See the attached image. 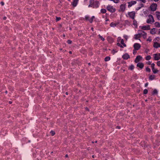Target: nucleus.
Wrapping results in <instances>:
<instances>
[{
  "label": "nucleus",
  "mask_w": 160,
  "mask_h": 160,
  "mask_svg": "<svg viewBox=\"0 0 160 160\" xmlns=\"http://www.w3.org/2000/svg\"><path fill=\"white\" fill-rule=\"evenodd\" d=\"M89 3H92L93 4V8H97L99 7V2L97 1H94V0H90L89 1Z\"/></svg>",
  "instance_id": "1"
},
{
  "label": "nucleus",
  "mask_w": 160,
  "mask_h": 160,
  "mask_svg": "<svg viewBox=\"0 0 160 160\" xmlns=\"http://www.w3.org/2000/svg\"><path fill=\"white\" fill-rule=\"evenodd\" d=\"M148 18L147 20V22L148 23H152L154 22L153 17L151 15L148 16Z\"/></svg>",
  "instance_id": "2"
},
{
  "label": "nucleus",
  "mask_w": 160,
  "mask_h": 160,
  "mask_svg": "<svg viewBox=\"0 0 160 160\" xmlns=\"http://www.w3.org/2000/svg\"><path fill=\"white\" fill-rule=\"evenodd\" d=\"M107 9L108 11L111 12H114L116 11L115 9L112 6L110 5H108L107 7Z\"/></svg>",
  "instance_id": "3"
},
{
  "label": "nucleus",
  "mask_w": 160,
  "mask_h": 160,
  "mask_svg": "<svg viewBox=\"0 0 160 160\" xmlns=\"http://www.w3.org/2000/svg\"><path fill=\"white\" fill-rule=\"evenodd\" d=\"M154 60H158L160 59V53H155L153 54Z\"/></svg>",
  "instance_id": "4"
},
{
  "label": "nucleus",
  "mask_w": 160,
  "mask_h": 160,
  "mask_svg": "<svg viewBox=\"0 0 160 160\" xmlns=\"http://www.w3.org/2000/svg\"><path fill=\"white\" fill-rule=\"evenodd\" d=\"M157 6V4L156 3L152 4L150 6L151 10L153 11H155L156 10Z\"/></svg>",
  "instance_id": "5"
},
{
  "label": "nucleus",
  "mask_w": 160,
  "mask_h": 160,
  "mask_svg": "<svg viewBox=\"0 0 160 160\" xmlns=\"http://www.w3.org/2000/svg\"><path fill=\"white\" fill-rule=\"evenodd\" d=\"M128 15L131 18L133 19L134 18L135 16V12L133 11L128 12Z\"/></svg>",
  "instance_id": "6"
},
{
  "label": "nucleus",
  "mask_w": 160,
  "mask_h": 160,
  "mask_svg": "<svg viewBox=\"0 0 160 160\" xmlns=\"http://www.w3.org/2000/svg\"><path fill=\"white\" fill-rule=\"evenodd\" d=\"M141 47L140 44L138 43H135L134 45V49L136 50H138Z\"/></svg>",
  "instance_id": "7"
},
{
  "label": "nucleus",
  "mask_w": 160,
  "mask_h": 160,
  "mask_svg": "<svg viewBox=\"0 0 160 160\" xmlns=\"http://www.w3.org/2000/svg\"><path fill=\"white\" fill-rule=\"evenodd\" d=\"M137 3L136 1H131V2H128V7L129 8L131 7L132 5L136 4Z\"/></svg>",
  "instance_id": "8"
},
{
  "label": "nucleus",
  "mask_w": 160,
  "mask_h": 160,
  "mask_svg": "<svg viewBox=\"0 0 160 160\" xmlns=\"http://www.w3.org/2000/svg\"><path fill=\"white\" fill-rule=\"evenodd\" d=\"M141 36H142L143 38H145L147 37V33L143 31H141L139 32Z\"/></svg>",
  "instance_id": "9"
},
{
  "label": "nucleus",
  "mask_w": 160,
  "mask_h": 160,
  "mask_svg": "<svg viewBox=\"0 0 160 160\" xmlns=\"http://www.w3.org/2000/svg\"><path fill=\"white\" fill-rule=\"evenodd\" d=\"M142 59V57L140 55L137 56L135 60V62L136 63H137L139 61H141Z\"/></svg>",
  "instance_id": "10"
},
{
  "label": "nucleus",
  "mask_w": 160,
  "mask_h": 160,
  "mask_svg": "<svg viewBox=\"0 0 160 160\" xmlns=\"http://www.w3.org/2000/svg\"><path fill=\"white\" fill-rule=\"evenodd\" d=\"M125 4H122L120 6V11L122 12H124L125 9Z\"/></svg>",
  "instance_id": "11"
},
{
  "label": "nucleus",
  "mask_w": 160,
  "mask_h": 160,
  "mask_svg": "<svg viewBox=\"0 0 160 160\" xmlns=\"http://www.w3.org/2000/svg\"><path fill=\"white\" fill-rule=\"evenodd\" d=\"M141 29L143 30H149L150 29V28L149 25L143 26L142 27Z\"/></svg>",
  "instance_id": "12"
},
{
  "label": "nucleus",
  "mask_w": 160,
  "mask_h": 160,
  "mask_svg": "<svg viewBox=\"0 0 160 160\" xmlns=\"http://www.w3.org/2000/svg\"><path fill=\"white\" fill-rule=\"evenodd\" d=\"M122 58L124 59H128V58H130V57L128 54L126 53L122 56Z\"/></svg>",
  "instance_id": "13"
},
{
  "label": "nucleus",
  "mask_w": 160,
  "mask_h": 160,
  "mask_svg": "<svg viewBox=\"0 0 160 160\" xmlns=\"http://www.w3.org/2000/svg\"><path fill=\"white\" fill-rule=\"evenodd\" d=\"M137 66L142 69L144 67V64L142 62H139L137 63Z\"/></svg>",
  "instance_id": "14"
},
{
  "label": "nucleus",
  "mask_w": 160,
  "mask_h": 160,
  "mask_svg": "<svg viewBox=\"0 0 160 160\" xmlns=\"http://www.w3.org/2000/svg\"><path fill=\"white\" fill-rule=\"evenodd\" d=\"M118 24V22L114 23L113 22H112L110 24V26L111 27H116Z\"/></svg>",
  "instance_id": "15"
},
{
  "label": "nucleus",
  "mask_w": 160,
  "mask_h": 160,
  "mask_svg": "<svg viewBox=\"0 0 160 160\" xmlns=\"http://www.w3.org/2000/svg\"><path fill=\"white\" fill-rule=\"evenodd\" d=\"M153 47L156 48L160 47V44L157 42H155L153 45Z\"/></svg>",
  "instance_id": "16"
},
{
  "label": "nucleus",
  "mask_w": 160,
  "mask_h": 160,
  "mask_svg": "<svg viewBox=\"0 0 160 160\" xmlns=\"http://www.w3.org/2000/svg\"><path fill=\"white\" fill-rule=\"evenodd\" d=\"M141 37L140 33L138 34H136L135 35L134 38L135 39H138Z\"/></svg>",
  "instance_id": "17"
},
{
  "label": "nucleus",
  "mask_w": 160,
  "mask_h": 160,
  "mask_svg": "<svg viewBox=\"0 0 160 160\" xmlns=\"http://www.w3.org/2000/svg\"><path fill=\"white\" fill-rule=\"evenodd\" d=\"M78 1V0H74L72 3V5L74 7L76 6L77 4Z\"/></svg>",
  "instance_id": "18"
},
{
  "label": "nucleus",
  "mask_w": 160,
  "mask_h": 160,
  "mask_svg": "<svg viewBox=\"0 0 160 160\" xmlns=\"http://www.w3.org/2000/svg\"><path fill=\"white\" fill-rule=\"evenodd\" d=\"M156 16L158 19L160 20V12H156Z\"/></svg>",
  "instance_id": "19"
},
{
  "label": "nucleus",
  "mask_w": 160,
  "mask_h": 160,
  "mask_svg": "<svg viewBox=\"0 0 160 160\" xmlns=\"http://www.w3.org/2000/svg\"><path fill=\"white\" fill-rule=\"evenodd\" d=\"M150 32L151 34H155L156 33L155 29V28H153L151 30Z\"/></svg>",
  "instance_id": "20"
},
{
  "label": "nucleus",
  "mask_w": 160,
  "mask_h": 160,
  "mask_svg": "<svg viewBox=\"0 0 160 160\" xmlns=\"http://www.w3.org/2000/svg\"><path fill=\"white\" fill-rule=\"evenodd\" d=\"M155 78L154 75H151L149 77V79L150 80H153Z\"/></svg>",
  "instance_id": "21"
},
{
  "label": "nucleus",
  "mask_w": 160,
  "mask_h": 160,
  "mask_svg": "<svg viewBox=\"0 0 160 160\" xmlns=\"http://www.w3.org/2000/svg\"><path fill=\"white\" fill-rule=\"evenodd\" d=\"M155 25L157 27H160V23L158 22H156L155 23Z\"/></svg>",
  "instance_id": "22"
},
{
  "label": "nucleus",
  "mask_w": 160,
  "mask_h": 160,
  "mask_svg": "<svg viewBox=\"0 0 160 160\" xmlns=\"http://www.w3.org/2000/svg\"><path fill=\"white\" fill-rule=\"evenodd\" d=\"M124 40L123 39H122L121 40V44L124 47H126V44H125L124 42Z\"/></svg>",
  "instance_id": "23"
},
{
  "label": "nucleus",
  "mask_w": 160,
  "mask_h": 160,
  "mask_svg": "<svg viewBox=\"0 0 160 160\" xmlns=\"http://www.w3.org/2000/svg\"><path fill=\"white\" fill-rule=\"evenodd\" d=\"M95 18V17L94 16H92L91 18H90V19H88V21L90 23H92L93 19Z\"/></svg>",
  "instance_id": "24"
},
{
  "label": "nucleus",
  "mask_w": 160,
  "mask_h": 160,
  "mask_svg": "<svg viewBox=\"0 0 160 160\" xmlns=\"http://www.w3.org/2000/svg\"><path fill=\"white\" fill-rule=\"evenodd\" d=\"M110 58L109 57H107L106 58H105L104 59V60L105 61H109L110 60Z\"/></svg>",
  "instance_id": "25"
},
{
  "label": "nucleus",
  "mask_w": 160,
  "mask_h": 160,
  "mask_svg": "<svg viewBox=\"0 0 160 160\" xmlns=\"http://www.w3.org/2000/svg\"><path fill=\"white\" fill-rule=\"evenodd\" d=\"M101 12L102 13H104L106 12V10L105 9H102L101 10Z\"/></svg>",
  "instance_id": "26"
},
{
  "label": "nucleus",
  "mask_w": 160,
  "mask_h": 160,
  "mask_svg": "<svg viewBox=\"0 0 160 160\" xmlns=\"http://www.w3.org/2000/svg\"><path fill=\"white\" fill-rule=\"evenodd\" d=\"M152 71L154 73H156L158 72V70H157L156 69H155V68L153 69H152Z\"/></svg>",
  "instance_id": "27"
},
{
  "label": "nucleus",
  "mask_w": 160,
  "mask_h": 160,
  "mask_svg": "<svg viewBox=\"0 0 160 160\" xmlns=\"http://www.w3.org/2000/svg\"><path fill=\"white\" fill-rule=\"evenodd\" d=\"M151 58V57L150 55H148L146 57V59L147 60H149Z\"/></svg>",
  "instance_id": "28"
},
{
  "label": "nucleus",
  "mask_w": 160,
  "mask_h": 160,
  "mask_svg": "<svg viewBox=\"0 0 160 160\" xmlns=\"http://www.w3.org/2000/svg\"><path fill=\"white\" fill-rule=\"evenodd\" d=\"M129 69L131 70H132L134 68V66L132 65H131L129 67Z\"/></svg>",
  "instance_id": "29"
},
{
  "label": "nucleus",
  "mask_w": 160,
  "mask_h": 160,
  "mask_svg": "<svg viewBox=\"0 0 160 160\" xmlns=\"http://www.w3.org/2000/svg\"><path fill=\"white\" fill-rule=\"evenodd\" d=\"M158 91L157 90L155 89L153 92L152 94H157L158 93Z\"/></svg>",
  "instance_id": "30"
},
{
  "label": "nucleus",
  "mask_w": 160,
  "mask_h": 160,
  "mask_svg": "<svg viewBox=\"0 0 160 160\" xmlns=\"http://www.w3.org/2000/svg\"><path fill=\"white\" fill-rule=\"evenodd\" d=\"M98 36L99 38H100L102 41H104V38H103L102 36H101L100 35H99Z\"/></svg>",
  "instance_id": "31"
},
{
  "label": "nucleus",
  "mask_w": 160,
  "mask_h": 160,
  "mask_svg": "<svg viewBox=\"0 0 160 160\" xmlns=\"http://www.w3.org/2000/svg\"><path fill=\"white\" fill-rule=\"evenodd\" d=\"M146 70L147 72H151V69L148 67H147L146 68Z\"/></svg>",
  "instance_id": "32"
},
{
  "label": "nucleus",
  "mask_w": 160,
  "mask_h": 160,
  "mask_svg": "<svg viewBox=\"0 0 160 160\" xmlns=\"http://www.w3.org/2000/svg\"><path fill=\"white\" fill-rule=\"evenodd\" d=\"M155 64L154 63H152L151 64V67L152 69H153L154 68V66Z\"/></svg>",
  "instance_id": "33"
},
{
  "label": "nucleus",
  "mask_w": 160,
  "mask_h": 160,
  "mask_svg": "<svg viewBox=\"0 0 160 160\" xmlns=\"http://www.w3.org/2000/svg\"><path fill=\"white\" fill-rule=\"evenodd\" d=\"M148 91L147 89H145L143 91V93L144 94H147L148 93Z\"/></svg>",
  "instance_id": "34"
},
{
  "label": "nucleus",
  "mask_w": 160,
  "mask_h": 160,
  "mask_svg": "<svg viewBox=\"0 0 160 160\" xmlns=\"http://www.w3.org/2000/svg\"><path fill=\"white\" fill-rule=\"evenodd\" d=\"M50 133L52 134V136H53L55 134V132L54 131H52L50 132Z\"/></svg>",
  "instance_id": "35"
},
{
  "label": "nucleus",
  "mask_w": 160,
  "mask_h": 160,
  "mask_svg": "<svg viewBox=\"0 0 160 160\" xmlns=\"http://www.w3.org/2000/svg\"><path fill=\"white\" fill-rule=\"evenodd\" d=\"M112 1H113L114 3H118L119 2V0H112Z\"/></svg>",
  "instance_id": "36"
},
{
  "label": "nucleus",
  "mask_w": 160,
  "mask_h": 160,
  "mask_svg": "<svg viewBox=\"0 0 160 160\" xmlns=\"http://www.w3.org/2000/svg\"><path fill=\"white\" fill-rule=\"evenodd\" d=\"M85 19H86V20H88V19H90V18H89V17L88 16H86L85 17Z\"/></svg>",
  "instance_id": "37"
},
{
  "label": "nucleus",
  "mask_w": 160,
  "mask_h": 160,
  "mask_svg": "<svg viewBox=\"0 0 160 160\" xmlns=\"http://www.w3.org/2000/svg\"><path fill=\"white\" fill-rule=\"evenodd\" d=\"M117 51H115L113 49L112 52V53L113 54H114L115 53L117 52Z\"/></svg>",
  "instance_id": "38"
},
{
  "label": "nucleus",
  "mask_w": 160,
  "mask_h": 160,
  "mask_svg": "<svg viewBox=\"0 0 160 160\" xmlns=\"http://www.w3.org/2000/svg\"><path fill=\"white\" fill-rule=\"evenodd\" d=\"M117 45L118 46H119L120 47L122 48H123V47L122 45H121L119 43H118L117 44Z\"/></svg>",
  "instance_id": "39"
},
{
  "label": "nucleus",
  "mask_w": 160,
  "mask_h": 160,
  "mask_svg": "<svg viewBox=\"0 0 160 160\" xmlns=\"http://www.w3.org/2000/svg\"><path fill=\"white\" fill-rule=\"evenodd\" d=\"M67 42L69 44H70L72 43V41L70 40H68L67 41Z\"/></svg>",
  "instance_id": "40"
},
{
  "label": "nucleus",
  "mask_w": 160,
  "mask_h": 160,
  "mask_svg": "<svg viewBox=\"0 0 160 160\" xmlns=\"http://www.w3.org/2000/svg\"><path fill=\"white\" fill-rule=\"evenodd\" d=\"M61 19V18L60 17H57L56 20L57 21H58L60 20Z\"/></svg>",
  "instance_id": "41"
},
{
  "label": "nucleus",
  "mask_w": 160,
  "mask_h": 160,
  "mask_svg": "<svg viewBox=\"0 0 160 160\" xmlns=\"http://www.w3.org/2000/svg\"><path fill=\"white\" fill-rule=\"evenodd\" d=\"M88 7L89 8H90V7H92L93 8V4H92V3H91V4L90 3V4L88 5Z\"/></svg>",
  "instance_id": "42"
},
{
  "label": "nucleus",
  "mask_w": 160,
  "mask_h": 160,
  "mask_svg": "<svg viewBox=\"0 0 160 160\" xmlns=\"http://www.w3.org/2000/svg\"><path fill=\"white\" fill-rule=\"evenodd\" d=\"M157 65L158 66H160V61H158L157 62Z\"/></svg>",
  "instance_id": "43"
},
{
  "label": "nucleus",
  "mask_w": 160,
  "mask_h": 160,
  "mask_svg": "<svg viewBox=\"0 0 160 160\" xmlns=\"http://www.w3.org/2000/svg\"><path fill=\"white\" fill-rule=\"evenodd\" d=\"M139 6L141 8L142 7H144V5H143V4H142V3H141L140 5H139Z\"/></svg>",
  "instance_id": "44"
},
{
  "label": "nucleus",
  "mask_w": 160,
  "mask_h": 160,
  "mask_svg": "<svg viewBox=\"0 0 160 160\" xmlns=\"http://www.w3.org/2000/svg\"><path fill=\"white\" fill-rule=\"evenodd\" d=\"M147 41L151 42L152 41V39L150 38H148L147 39Z\"/></svg>",
  "instance_id": "45"
},
{
  "label": "nucleus",
  "mask_w": 160,
  "mask_h": 160,
  "mask_svg": "<svg viewBox=\"0 0 160 160\" xmlns=\"http://www.w3.org/2000/svg\"><path fill=\"white\" fill-rule=\"evenodd\" d=\"M136 51V50H135V49L134 50H133V53L134 54H135L137 52Z\"/></svg>",
  "instance_id": "46"
},
{
  "label": "nucleus",
  "mask_w": 160,
  "mask_h": 160,
  "mask_svg": "<svg viewBox=\"0 0 160 160\" xmlns=\"http://www.w3.org/2000/svg\"><path fill=\"white\" fill-rule=\"evenodd\" d=\"M147 63L148 64V65H151L152 64H151V62H150V61H149L148 62H147Z\"/></svg>",
  "instance_id": "47"
},
{
  "label": "nucleus",
  "mask_w": 160,
  "mask_h": 160,
  "mask_svg": "<svg viewBox=\"0 0 160 160\" xmlns=\"http://www.w3.org/2000/svg\"><path fill=\"white\" fill-rule=\"evenodd\" d=\"M141 8L139 6V7H137L136 8V10H138L139 9H140Z\"/></svg>",
  "instance_id": "48"
},
{
  "label": "nucleus",
  "mask_w": 160,
  "mask_h": 160,
  "mask_svg": "<svg viewBox=\"0 0 160 160\" xmlns=\"http://www.w3.org/2000/svg\"><path fill=\"white\" fill-rule=\"evenodd\" d=\"M124 38H125V39H126V40L127 39V38H128V37L127 36H124Z\"/></svg>",
  "instance_id": "49"
},
{
  "label": "nucleus",
  "mask_w": 160,
  "mask_h": 160,
  "mask_svg": "<svg viewBox=\"0 0 160 160\" xmlns=\"http://www.w3.org/2000/svg\"><path fill=\"white\" fill-rule=\"evenodd\" d=\"M1 4H2V5H4V3L3 2H1Z\"/></svg>",
  "instance_id": "50"
},
{
  "label": "nucleus",
  "mask_w": 160,
  "mask_h": 160,
  "mask_svg": "<svg viewBox=\"0 0 160 160\" xmlns=\"http://www.w3.org/2000/svg\"><path fill=\"white\" fill-rule=\"evenodd\" d=\"M148 83H145V87H147L148 86Z\"/></svg>",
  "instance_id": "51"
},
{
  "label": "nucleus",
  "mask_w": 160,
  "mask_h": 160,
  "mask_svg": "<svg viewBox=\"0 0 160 160\" xmlns=\"http://www.w3.org/2000/svg\"><path fill=\"white\" fill-rule=\"evenodd\" d=\"M136 22V21H135V20H134L133 21V23L134 24V25H135V23Z\"/></svg>",
  "instance_id": "52"
},
{
  "label": "nucleus",
  "mask_w": 160,
  "mask_h": 160,
  "mask_svg": "<svg viewBox=\"0 0 160 160\" xmlns=\"http://www.w3.org/2000/svg\"><path fill=\"white\" fill-rule=\"evenodd\" d=\"M6 19V17H4L3 18V19L4 20H5Z\"/></svg>",
  "instance_id": "53"
},
{
  "label": "nucleus",
  "mask_w": 160,
  "mask_h": 160,
  "mask_svg": "<svg viewBox=\"0 0 160 160\" xmlns=\"http://www.w3.org/2000/svg\"><path fill=\"white\" fill-rule=\"evenodd\" d=\"M117 128H118V129H120V126H117Z\"/></svg>",
  "instance_id": "54"
},
{
  "label": "nucleus",
  "mask_w": 160,
  "mask_h": 160,
  "mask_svg": "<svg viewBox=\"0 0 160 160\" xmlns=\"http://www.w3.org/2000/svg\"><path fill=\"white\" fill-rule=\"evenodd\" d=\"M65 157L66 158H67L68 157V154H66L65 155Z\"/></svg>",
  "instance_id": "55"
},
{
  "label": "nucleus",
  "mask_w": 160,
  "mask_h": 160,
  "mask_svg": "<svg viewBox=\"0 0 160 160\" xmlns=\"http://www.w3.org/2000/svg\"><path fill=\"white\" fill-rule=\"evenodd\" d=\"M158 34H160V29L159 30Z\"/></svg>",
  "instance_id": "56"
},
{
  "label": "nucleus",
  "mask_w": 160,
  "mask_h": 160,
  "mask_svg": "<svg viewBox=\"0 0 160 160\" xmlns=\"http://www.w3.org/2000/svg\"><path fill=\"white\" fill-rule=\"evenodd\" d=\"M155 2H158V1L159 0H153Z\"/></svg>",
  "instance_id": "57"
},
{
  "label": "nucleus",
  "mask_w": 160,
  "mask_h": 160,
  "mask_svg": "<svg viewBox=\"0 0 160 160\" xmlns=\"http://www.w3.org/2000/svg\"><path fill=\"white\" fill-rule=\"evenodd\" d=\"M86 110H87L88 111V108H86Z\"/></svg>",
  "instance_id": "58"
},
{
  "label": "nucleus",
  "mask_w": 160,
  "mask_h": 160,
  "mask_svg": "<svg viewBox=\"0 0 160 160\" xmlns=\"http://www.w3.org/2000/svg\"><path fill=\"white\" fill-rule=\"evenodd\" d=\"M145 52H146V53H147L148 52V51L145 50Z\"/></svg>",
  "instance_id": "59"
},
{
  "label": "nucleus",
  "mask_w": 160,
  "mask_h": 160,
  "mask_svg": "<svg viewBox=\"0 0 160 160\" xmlns=\"http://www.w3.org/2000/svg\"><path fill=\"white\" fill-rule=\"evenodd\" d=\"M12 102H11V101H9V103L10 104H11V103H12Z\"/></svg>",
  "instance_id": "60"
},
{
  "label": "nucleus",
  "mask_w": 160,
  "mask_h": 160,
  "mask_svg": "<svg viewBox=\"0 0 160 160\" xmlns=\"http://www.w3.org/2000/svg\"><path fill=\"white\" fill-rule=\"evenodd\" d=\"M69 53L70 54H71V53H72V52H71V51H69Z\"/></svg>",
  "instance_id": "61"
},
{
  "label": "nucleus",
  "mask_w": 160,
  "mask_h": 160,
  "mask_svg": "<svg viewBox=\"0 0 160 160\" xmlns=\"http://www.w3.org/2000/svg\"><path fill=\"white\" fill-rule=\"evenodd\" d=\"M66 94L67 95H68V92H66Z\"/></svg>",
  "instance_id": "62"
},
{
  "label": "nucleus",
  "mask_w": 160,
  "mask_h": 160,
  "mask_svg": "<svg viewBox=\"0 0 160 160\" xmlns=\"http://www.w3.org/2000/svg\"><path fill=\"white\" fill-rule=\"evenodd\" d=\"M92 157L93 158H94V155H92Z\"/></svg>",
  "instance_id": "63"
},
{
  "label": "nucleus",
  "mask_w": 160,
  "mask_h": 160,
  "mask_svg": "<svg viewBox=\"0 0 160 160\" xmlns=\"http://www.w3.org/2000/svg\"><path fill=\"white\" fill-rule=\"evenodd\" d=\"M5 93H7V91H6L5 92Z\"/></svg>",
  "instance_id": "64"
}]
</instances>
